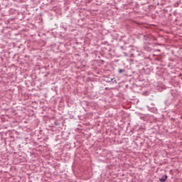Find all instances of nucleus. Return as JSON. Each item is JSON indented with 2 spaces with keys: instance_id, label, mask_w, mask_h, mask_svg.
I'll use <instances>...</instances> for the list:
<instances>
[{
  "instance_id": "obj_2",
  "label": "nucleus",
  "mask_w": 182,
  "mask_h": 182,
  "mask_svg": "<svg viewBox=\"0 0 182 182\" xmlns=\"http://www.w3.org/2000/svg\"><path fill=\"white\" fill-rule=\"evenodd\" d=\"M122 72H124V70H122V69L119 70V73H122Z\"/></svg>"
},
{
  "instance_id": "obj_1",
  "label": "nucleus",
  "mask_w": 182,
  "mask_h": 182,
  "mask_svg": "<svg viewBox=\"0 0 182 182\" xmlns=\"http://www.w3.org/2000/svg\"><path fill=\"white\" fill-rule=\"evenodd\" d=\"M166 180H167V176L166 175H165L164 178H161L159 179V181H161V182H164V181H166Z\"/></svg>"
}]
</instances>
